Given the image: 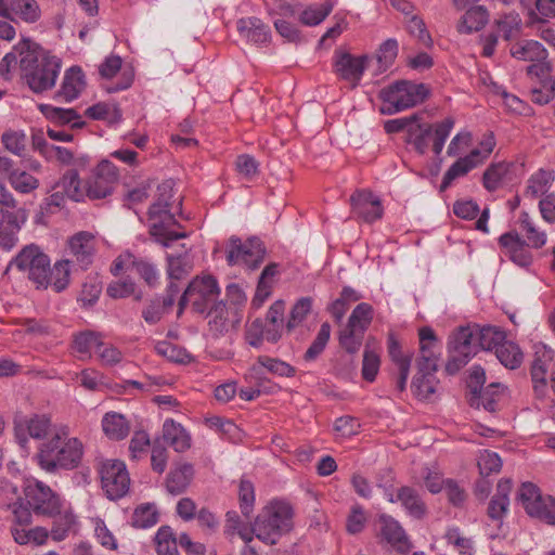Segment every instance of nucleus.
<instances>
[{
	"instance_id": "34",
	"label": "nucleus",
	"mask_w": 555,
	"mask_h": 555,
	"mask_svg": "<svg viewBox=\"0 0 555 555\" xmlns=\"http://www.w3.org/2000/svg\"><path fill=\"white\" fill-rule=\"evenodd\" d=\"M488 21V10L483 5H473L462 16L457 30L463 34L478 31L483 28Z\"/></svg>"
},
{
	"instance_id": "39",
	"label": "nucleus",
	"mask_w": 555,
	"mask_h": 555,
	"mask_svg": "<svg viewBox=\"0 0 555 555\" xmlns=\"http://www.w3.org/2000/svg\"><path fill=\"white\" fill-rule=\"evenodd\" d=\"M102 337L99 333L85 331L74 335L72 348L79 353L80 360H89L92 358V350L98 349Z\"/></svg>"
},
{
	"instance_id": "46",
	"label": "nucleus",
	"mask_w": 555,
	"mask_h": 555,
	"mask_svg": "<svg viewBox=\"0 0 555 555\" xmlns=\"http://www.w3.org/2000/svg\"><path fill=\"white\" fill-rule=\"evenodd\" d=\"M495 357L505 367L511 370L517 369L522 362V352L519 347L507 340L496 347Z\"/></svg>"
},
{
	"instance_id": "11",
	"label": "nucleus",
	"mask_w": 555,
	"mask_h": 555,
	"mask_svg": "<svg viewBox=\"0 0 555 555\" xmlns=\"http://www.w3.org/2000/svg\"><path fill=\"white\" fill-rule=\"evenodd\" d=\"M227 261L230 266H244L254 270L262 263L266 256L263 243L253 237L245 242L236 236L230 237L225 246Z\"/></svg>"
},
{
	"instance_id": "53",
	"label": "nucleus",
	"mask_w": 555,
	"mask_h": 555,
	"mask_svg": "<svg viewBox=\"0 0 555 555\" xmlns=\"http://www.w3.org/2000/svg\"><path fill=\"white\" fill-rule=\"evenodd\" d=\"M332 10L333 3L328 1L310 5L301 12L299 20L307 26H315L323 22L331 14Z\"/></svg>"
},
{
	"instance_id": "43",
	"label": "nucleus",
	"mask_w": 555,
	"mask_h": 555,
	"mask_svg": "<svg viewBox=\"0 0 555 555\" xmlns=\"http://www.w3.org/2000/svg\"><path fill=\"white\" fill-rule=\"evenodd\" d=\"M500 388L501 385L499 383H491L486 389L470 397V405L475 408L482 406L488 412H495L500 398Z\"/></svg>"
},
{
	"instance_id": "54",
	"label": "nucleus",
	"mask_w": 555,
	"mask_h": 555,
	"mask_svg": "<svg viewBox=\"0 0 555 555\" xmlns=\"http://www.w3.org/2000/svg\"><path fill=\"white\" fill-rule=\"evenodd\" d=\"M156 551L158 555H179L177 548V539L173 531L168 526L158 529L155 535Z\"/></svg>"
},
{
	"instance_id": "47",
	"label": "nucleus",
	"mask_w": 555,
	"mask_h": 555,
	"mask_svg": "<svg viewBox=\"0 0 555 555\" xmlns=\"http://www.w3.org/2000/svg\"><path fill=\"white\" fill-rule=\"evenodd\" d=\"M42 112L48 118L62 125L73 122L72 127L76 129H80L86 125L74 108H61L46 105L42 106Z\"/></svg>"
},
{
	"instance_id": "1",
	"label": "nucleus",
	"mask_w": 555,
	"mask_h": 555,
	"mask_svg": "<svg viewBox=\"0 0 555 555\" xmlns=\"http://www.w3.org/2000/svg\"><path fill=\"white\" fill-rule=\"evenodd\" d=\"M83 453L81 440L70 436L67 426H59L39 444L35 461L42 470L54 474L77 468L81 464Z\"/></svg>"
},
{
	"instance_id": "61",
	"label": "nucleus",
	"mask_w": 555,
	"mask_h": 555,
	"mask_svg": "<svg viewBox=\"0 0 555 555\" xmlns=\"http://www.w3.org/2000/svg\"><path fill=\"white\" fill-rule=\"evenodd\" d=\"M373 320V308L366 302H361L352 310L347 324L366 332Z\"/></svg>"
},
{
	"instance_id": "44",
	"label": "nucleus",
	"mask_w": 555,
	"mask_h": 555,
	"mask_svg": "<svg viewBox=\"0 0 555 555\" xmlns=\"http://www.w3.org/2000/svg\"><path fill=\"white\" fill-rule=\"evenodd\" d=\"M106 293L111 298L121 299L133 296L135 301H141L143 293L138 289L135 283L130 279L114 281L108 284Z\"/></svg>"
},
{
	"instance_id": "17",
	"label": "nucleus",
	"mask_w": 555,
	"mask_h": 555,
	"mask_svg": "<svg viewBox=\"0 0 555 555\" xmlns=\"http://www.w3.org/2000/svg\"><path fill=\"white\" fill-rule=\"evenodd\" d=\"M51 418L46 414L14 418V433L18 444L25 448L29 438L44 441L51 430Z\"/></svg>"
},
{
	"instance_id": "31",
	"label": "nucleus",
	"mask_w": 555,
	"mask_h": 555,
	"mask_svg": "<svg viewBox=\"0 0 555 555\" xmlns=\"http://www.w3.org/2000/svg\"><path fill=\"white\" fill-rule=\"evenodd\" d=\"M41 16V10L36 0H11L8 3L7 20L14 21L18 17L25 23H36Z\"/></svg>"
},
{
	"instance_id": "55",
	"label": "nucleus",
	"mask_w": 555,
	"mask_h": 555,
	"mask_svg": "<svg viewBox=\"0 0 555 555\" xmlns=\"http://www.w3.org/2000/svg\"><path fill=\"white\" fill-rule=\"evenodd\" d=\"M158 521V514L154 504L138 506L131 517V524L135 528H150Z\"/></svg>"
},
{
	"instance_id": "37",
	"label": "nucleus",
	"mask_w": 555,
	"mask_h": 555,
	"mask_svg": "<svg viewBox=\"0 0 555 555\" xmlns=\"http://www.w3.org/2000/svg\"><path fill=\"white\" fill-rule=\"evenodd\" d=\"M102 428L104 434L112 440H122L130 431V425L124 415L116 412H108L103 416Z\"/></svg>"
},
{
	"instance_id": "22",
	"label": "nucleus",
	"mask_w": 555,
	"mask_h": 555,
	"mask_svg": "<svg viewBox=\"0 0 555 555\" xmlns=\"http://www.w3.org/2000/svg\"><path fill=\"white\" fill-rule=\"evenodd\" d=\"M501 254L519 267H528L532 262V255L527 243L517 232H506L499 238Z\"/></svg>"
},
{
	"instance_id": "12",
	"label": "nucleus",
	"mask_w": 555,
	"mask_h": 555,
	"mask_svg": "<svg viewBox=\"0 0 555 555\" xmlns=\"http://www.w3.org/2000/svg\"><path fill=\"white\" fill-rule=\"evenodd\" d=\"M474 331L469 326H461L449 338V359L446 370L455 374L477 353V346L473 343Z\"/></svg>"
},
{
	"instance_id": "23",
	"label": "nucleus",
	"mask_w": 555,
	"mask_h": 555,
	"mask_svg": "<svg viewBox=\"0 0 555 555\" xmlns=\"http://www.w3.org/2000/svg\"><path fill=\"white\" fill-rule=\"evenodd\" d=\"M26 221L25 212L0 210V248L11 250L18 242V233Z\"/></svg>"
},
{
	"instance_id": "9",
	"label": "nucleus",
	"mask_w": 555,
	"mask_h": 555,
	"mask_svg": "<svg viewBox=\"0 0 555 555\" xmlns=\"http://www.w3.org/2000/svg\"><path fill=\"white\" fill-rule=\"evenodd\" d=\"M517 501L530 517L555 525V499L542 495L532 482H524L517 491Z\"/></svg>"
},
{
	"instance_id": "10",
	"label": "nucleus",
	"mask_w": 555,
	"mask_h": 555,
	"mask_svg": "<svg viewBox=\"0 0 555 555\" xmlns=\"http://www.w3.org/2000/svg\"><path fill=\"white\" fill-rule=\"evenodd\" d=\"M517 501L530 517L555 525V499L542 495L532 482H524L517 491Z\"/></svg>"
},
{
	"instance_id": "41",
	"label": "nucleus",
	"mask_w": 555,
	"mask_h": 555,
	"mask_svg": "<svg viewBox=\"0 0 555 555\" xmlns=\"http://www.w3.org/2000/svg\"><path fill=\"white\" fill-rule=\"evenodd\" d=\"M173 304V295L154 298L142 310V318L149 324H156L171 309Z\"/></svg>"
},
{
	"instance_id": "38",
	"label": "nucleus",
	"mask_w": 555,
	"mask_h": 555,
	"mask_svg": "<svg viewBox=\"0 0 555 555\" xmlns=\"http://www.w3.org/2000/svg\"><path fill=\"white\" fill-rule=\"evenodd\" d=\"M478 155L477 152H470L468 155L460 157L452 164L443 176L441 190H446L453 180L467 175L472 169L476 168L479 165L476 159Z\"/></svg>"
},
{
	"instance_id": "19",
	"label": "nucleus",
	"mask_w": 555,
	"mask_h": 555,
	"mask_svg": "<svg viewBox=\"0 0 555 555\" xmlns=\"http://www.w3.org/2000/svg\"><path fill=\"white\" fill-rule=\"evenodd\" d=\"M378 537L400 554H408L413 545L405 530L389 515L378 517Z\"/></svg>"
},
{
	"instance_id": "15",
	"label": "nucleus",
	"mask_w": 555,
	"mask_h": 555,
	"mask_svg": "<svg viewBox=\"0 0 555 555\" xmlns=\"http://www.w3.org/2000/svg\"><path fill=\"white\" fill-rule=\"evenodd\" d=\"M118 179V169L112 162L107 159L100 162L85 182L86 196L90 199H102L109 196Z\"/></svg>"
},
{
	"instance_id": "8",
	"label": "nucleus",
	"mask_w": 555,
	"mask_h": 555,
	"mask_svg": "<svg viewBox=\"0 0 555 555\" xmlns=\"http://www.w3.org/2000/svg\"><path fill=\"white\" fill-rule=\"evenodd\" d=\"M220 294L217 280L211 275L197 276L192 280L179 301V313L186 304L197 313H204L214 306Z\"/></svg>"
},
{
	"instance_id": "2",
	"label": "nucleus",
	"mask_w": 555,
	"mask_h": 555,
	"mask_svg": "<svg viewBox=\"0 0 555 555\" xmlns=\"http://www.w3.org/2000/svg\"><path fill=\"white\" fill-rule=\"evenodd\" d=\"M16 50L20 51L21 75L28 87L35 93L52 89L61 69V60L29 38H23Z\"/></svg>"
},
{
	"instance_id": "27",
	"label": "nucleus",
	"mask_w": 555,
	"mask_h": 555,
	"mask_svg": "<svg viewBox=\"0 0 555 555\" xmlns=\"http://www.w3.org/2000/svg\"><path fill=\"white\" fill-rule=\"evenodd\" d=\"M388 352L391 361L397 366L399 376L397 379V388L403 391L406 387V380L410 374L412 353L403 351L398 341L390 338L388 341Z\"/></svg>"
},
{
	"instance_id": "51",
	"label": "nucleus",
	"mask_w": 555,
	"mask_h": 555,
	"mask_svg": "<svg viewBox=\"0 0 555 555\" xmlns=\"http://www.w3.org/2000/svg\"><path fill=\"white\" fill-rule=\"evenodd\" d=\"M519 224L521 231L525 233L528 246L540 248L545 244L546 235L544 232L539 231L527 212H521L519 217Z\"/></svg>"
},
{
	"instance_id": "14",
	"label": "nucleus",
	"mask_w": 555,
	"mask_h": 555,
	"mask_svg": "<svg viewBox=\"0 0 555 555\" xmlns=\"http://www.w3.org/2000/svg\"><path fill=\"white\" fill-rule=\"evenodd\" d=\"M102 489L111 500L126 495L130 487V477L126 464L119 460H105L99 467Z\"/></svg>"
},
{
	"instance_id": "16",
	"label": "nucleus",
	"mask_w": 555,
	"mask_h": 555,
	"mask_svg": "<svg viewBox=\"0 0 555 555\" xmlns=\"http://www.w3.org/2000/svg\"><path fill=\"white\" fill-rule=\"evenodd\" d=\"M372 60L369 55L354 56L339 49L334 52L333 70L339 79L347 81L351 88H356Z\"/></svg>"
},
{
	"instance_id": "29",
	"label": "nucleus",
	"mask_w": 555,
	"mask_h": 555,
	"mask_svg": "<svg viewBox=\"0 0 555 555\" xmlns=\"http://www.w3.org/2000/svg\"><path fill=\"white\" fill-rule=\"evenodd\" d=\"M194 476L193 465L190 463L178 464L167 476V491L173 495L183 493L190 486Z\"/></svg>"
},
{
	"instance_id": "52",
	"label": "nucleus",
	"mask_w": 555,
	"mask_h": 555,
	"mask_svg": "<svg viewBox=\"0 0 555 555\" xmlns=\"http://www.w3.org/2000/svg\"><path fill=\"white\" fill-rule=\"evenodd\" d=\"M437 384L435 373L417 372L412 382V389L418 398L427 399L436 392Z\"/></svg>"
},
{
	"instance_id": "57",
	"label": "nucleus",
	"mask_w": 555,
	"mask_h": 555,
	"mask_svg": "<svg viewBox=\"0 0 555 555\" xmlns=\"http://www.w3.org/2000/svg\"><path fill=\"white\" fill-rule=\"evenodd\" d=\"M553 180L554 177L552 172L541 169L529 179L526 193L530 194L532 197L544 195Z\"/></svg>"
},
{
	"instance_id": "40",
	"label": "nucleus",
	"mask_w": 555,
	"mask_h": 555,
	"mask_svg": "<svg viewBox=\"0 0 555 555\" xmlns=\"http://www.w3.org/2000/svg\"><path fill=\"white\" fill-rule=\"evenodd\" d=\"M54 189H61L68 198L80 202L86 197V186L82 184L77 170H67Z\"/></svg>"
},
{
	"instance_id": "45",
	"label": "nucleus",
	"mask_w": 555,
	"mask_h": 555,
	"mask_svg": "<svg viewBox=\"0 0 555 555\" xmlns=\"http://www.w3.org/2000/svg\"><path fill=\"white\" fill-rule=\"evenodd\" d=\"M359 299H361V295L357 291L349 286H345L340 292V296L330 306L328 311L333 318L339 322L344 318L350 305Z\"/></svg>"
},
{
	"instance_id": "35",
	"label": "nucleus",
	"mask_w": 555,
	"mask_h": 555,
	"mask_svg": "<svg viewBox=\"0 0 555 555\" xmlns=\"http://www.w3.org/2000/svg\"><path fill=\"white\" fill-rule=\"evenodd\" d=\"M261 369L281 377H293L296 374V369L294 366L285 361L278 358H271L269 356H259L256 363L250 367V371L255 374H260Z\"/></svg>"
},
{
	"instance_id": "33",
	"label": "nucleus",
	"mask_w": 555,
	"mask_h": 555,
	"mask_svg": "<svg viewBox=\"0 0 555 555\" xmlns=\"http://www.w3.org/2000/svg\"><path fill=\"white\" fill-rule=\"evenodd\" d=\"M238 33L255 43H266L270 38V29L257 17L242 18L237 22Z\"/></svg>"
},
{
	"instance_id": "32",
	"label": "nucleus",
	"mask_w": 555,
	"mask_h": 555,
	"mask_svg": "<svg viewBox=\"0 0 555 555\" xmlns=\"http://www.w3.org/2000/svg\"><path fill=\"white\" fill-rule=\"evenodd\" d=\"M163 438L177 452H184L191 447L189 433L173 420H166L163 425Z\"/></svg>"
},
{
	"instance_id": "59",
	"label": "nucleus",
	"mask_w": 555,
	"mask_h": 555,
	"mask_svg": "<svg viewBox=\"0 0 555 555\" xmlns=\"http://www.w3.org/2000/svg\"><path fill=\"white\" fill-rule=\"evenodd\" d=\"M8 180L11 186L22 194H28L39 186L38 179L27 171L15 170Z\"/></svg>"
},
{
	"instance_id": "48",
	"label": "nucleus",
	"mask_w": 555,
	"mask_h": 555,
	"mask_svg": "<svg viewBox=\"0 0 555 555\" xmlns=\"http://www.w3.org/2000/svg\"><path fill=\"white\" fill-rule=\"evenodd\" d=\"M11 533L14 541L21 545L33 542L37 545H42L49 538V531L44 527H35L33 529L12 527Z\"/></svg>"
},
{
	"instance_id": "50",
	"label": "nucleus",
	"mask_w": 555,
	"mask_h": 555,
	"mask_svg": "<svg viewBox=\"0 0 555 555\" xmlns=\"http://www.w3.org/2000/svg\"><path fill=\"white\" fill-rule=\"evenodd\" d=\"M477 339L481 349L496 350L505 341V332L496 326H483L477 331Z\"/></svg>"
},
{
	"instance_id": "4",
	"label": "nucleus",
	"mask_w": 555,
	"mask_h": 555,
	"mask_svg": "<svg viewBox=\"0 0 555 555\" xmlns=\"http://www.w3.org/2000/svg\"><path fill=\"white\" fill-rule=\"evenodd\" d=\"M293 508L284 501H273L257 516L253 531L262 542L273 545L292 528Z\"/></svg>"
},
{
	"instance_id": "28",
	"label": "nucleus",
	"mask_w": 555,
	"mask_h": 555,
	"mask_svg": "<svg viewBox=\"0 0 555 555\" xmlns=\"http://www.w3.org/2000/svg\"><path fill=\"white\" fill-rule=\"evenodd\" d=\"M86 88L85 75L80 67L73 66L65 72L57 96L70 102L79 96Z\"/></svg>"
},
{
	"instance_id": "6",
	"label": "nucleus",
	"mask_w": 555,
	"mask_h": 555,
	"mask_svg": "<svg viewBox=\"0 0 555 555\" xmlns=\"http://www.w3.org/2000/svg\"><path fill=\"white\" fill-rule=\"evenodd\" d=\"M427 95L428 89L424 83L397 81L380 90L379 98L384 103L382 112L389 115L396 114L422 103Z\"/></svg>"
},
{
	"instance_id": "56",
	"label": "nucleus",
	"mask_w": 555,
	"mask_h": 555,
	"mask_svg": "<svg viewBox=\"0 0 555 555\" xmlns=\"http://www.w3.org/2000/svg\"><path fill=\"white\" fill-rule=\"evenodd\" d=\"M53 518V526L51 529V537L54 541H63L72 530L75 524V516L72 513L65 512L51 516Z\"/></svg>"
},
{
	"instance_id": "20",
	"label": "nucleus",
	"mask_w": 555,
	"mask_h": 555,
	"mask_svg": "<svg viewBox=\"0 0 555 555\" xmlns=\"http://www.w3.org/2000/svg\"><path fill=\"white\" fill-rule=\"evenodd\" d=\"M353 218L372 223L383 216L379 198L369 190H357L349 199Z\"/></svg>"
},
{
	"instance_id": "64",
	"label": "nucleus",
	"mask_w": 555,
	"mask_h": 555,
	"mask_svg": "<svg viewBox=\"0 0 555 555\" xmlns=\"http://www.w3.org/2000/svg\"><path fill=\"white\" fill-rule=\"evenodd\" d=\"M131 271H134L151 287H154L158 283V271L156 267L146 259L137 258L134 256Z\"/></svg>"
},
{
	"instance_id": "18",
	"label": "nucleus",
	"mask_w": 555,
	"mask_h": 555,
	"mask_svg": "<svg viewBox=\"0 0 555 555\" xmlns=\"http://www.w3.org/2000/svg\"><path fill=\"white\" fill-rule=\"evenodd\" d=\"M171 206L164 203L154 202L149 209L150 220L153 221L151 225V234L156 237V241L164 246H169L171 242L186 237L185 232H176L165 228L166 223L173 220L170 212Z\"/></svg>"
},
{
	"instance_id": "24",
	"label": "nucleus",
	"mask_w": 555,
	"mask_h": 555,
	"mask_svg": "<svg viewBox=\"0 0 555 555\" xmlns=\"http://www.w3.org/2000/svg\"><path fill=\"white\" fill-rule=\"evenodd\" d=\"M386 495L389 502L401 503L406 513L414 518L421 519L426 514L425 503L418 492L411 487L403 486L399 488L396 493L387 492Z\"/></svg>"
},
{
	"instance_id": "36",
	"label": "nucleus",
	"mask_w": 555,
	"mask_h": 555,
	"mask_svg": "<svg viewBox=\"0 0 555 555\" xmlns=\"http://www.w3.org/2000/svg\"><path fill=\"white\" fill-rule=\"evenodd\" d=\"M512 490V482L508 479L500 480L496 487V493L491 499L488 506V515L494 520L501 519L507 512L509 504L508 495Z\"/></svg>"
},
{
	"instance_id": "5",
	"label": "nucleus",
	"mask_w": 555,
	"mask_h": 555,
	"mask_svg": "<svg viewBox=\"0 0 555 555\" xmlns=\"http://www.w3.org/2000/svg\"><path fill=\"white\" fill-rule=\"evenodd\" d=\"M49 256L37 244L24 246L9 262L7 271L15 269L37 289L48 288Z\"/></svg>"
},
{
	"instance_id": "30",
	"label": "nucleus",
	"mask_w": 555,
	"mask_h": 555,
	"mask_svg": "<svg viewBox=\"0 0 555 555\" xmlns=\"http://www.w3.org/2000/svg\"><path fill=\"white\" fill-rule=\"evenodd\" d=\"M511 55L519 61L540 62L546 61L547 52L544 47L535 40H520L512 44Z\"/></svg>"
},
{
	"instance_id": "60",
	"label": "nucleus",
	"mask_w": 555,
	"mask_h": 555,
	"mask_svg": "<svg viewBox=\"0 0 555 555\" xmlns=\"http://www.w3.org/2000/svg\"><path fill=\"white\" fill-rule=\"evenodd\" d=\"M331 336V325L327 322L321 324L317 337L307 349L304 358L307 361L315 360L324 350Z\"/></svg>"
},
{
	"instance_id": "62",
	"label": "nucleus",
	"mask_w": 555,
	"mask_h": 555,
	"mask_svg": "<svg viewBox=\"0 0 555 555\" xmlns=\"http://www.w3.org/2000/svg\"><path fill=\"white\" fill-rule=\"evenodd\" d=\"M312 309V298L311 297H302L296 301L293 306L289 319L286 323V328L288 332L297 327L310 313Z\"/></svg>"
},
{
	"instance_id": "25",
	"label": "nucleus",
	"mask_w": 555,
	"mask_h": 555,
	"mask_svg": "<svg viewBox=\"0 0 555 555\" xmlns=\"http://www.w3.org/2000/svg\"><path fill=\"white\" fill-rule=\"evenodd\" d=\"M517 166L513 163L499 162L491 164L483 172V186L493 192L516 178Z\"/></svg>"
},
{
	"instance_id": "58",
	"label": "nucleus",
	"mask_w": 555,
	"mask_h": 555,
	"mask_svg": "<svg viewBox=\"0 0 555 555\" xmlns=\"http://www.w3.org/2000/svg\"><path fill=\"white\" fill-rule=\"evenodd\" d=\"M156 351L158 354L176 363L186 364L192 360V356L186 349L168 341L158 343L156 345Z\"/></svg>"
},
{
	"instance_id": "21",
	"label": "nucleus",
	"mask_w": 555,
	"mask_h": 555,
	"mask_svg": "<svg viewBox=\"0 0 555 555\" xmlns=\"http://www.w3.org/2000/svg\"><path fill=\"white\" fill-rule=\"evenodd\" d=\"M67 248L73 261L87 269L96 254V238L91 232L80 231L68 238Z\"/></svg>"
},
{
	"instance_id": "26",
	"label": "nucleus",
	"mask_w": 555,
	"mask_h": 555,
	"mask_svg": "<svg viewBox=\"0 0 555 555\" xmlns=\"http://www.w3.org/2000/svg\"><path fill=\"white\" fill-rule=\"evenodd\" d=\"M208 309L209 331L215 336L223 335L231 326L240 322L236 311L230 312L222 301L215 304Z\"/></svg>"
},
{
	"instance_id": "3",
	"label": "nucleus",
	"mask_w": 555,
	"mask_h": 555,
	"mask_svg": "<svg viewBox=\"0 0 555 555\" xmlns=\"http://www.w3.org/2000/svg\"><path fill=\"white\" fill-rule=\"evenodd\" d=\"M454 119L447 117L436 124L421 122V116L413 114L409 117L391 119L385 122L387 133L406 131V142L420 154L424 155L428 150V140H433V152L440 155L446 140L454 127Z\"/></svg>"
},
{
	"instance_id": "49",
	"label": "nucleus",
	"mask_w": 555,
	"mask_h": 555,
	"mask_svg": "<svg viewBox=\"0 0 555 555\" xmlns=\"http://www.w3.org/2000/svg\"><path fill=\"white\" fill-rule=\"evenodd\" d=\"M365 332L349 324L339 332V345L348 353H357L363 343Z\"/></svg>"
},
{
	"instance_id": "42",
	"label": "nucleus",
	"mask_w": 555,
	"mask_h": 555,
	"mask_svg": "<svg viewBox=\"0 0 555 555\" xmlns=\"http://www.w3.org/2000/svg\"><path fill=\"white\" fill-rule=\"evenodd\" d=\"M70 261L68 259H62L51 267V260L49 261L48 272V287L52 286L57 293L64 291L69 285L70 280Z\"/></svg>"
},
{
	"instance_id": "63",
	"label": "nucleus",
	"mask_w": 555,
	"mask_h": 555,
	"mask_svg": "<svg viewBox=\"0 0 555 555\" xmlns=\"http://www.w3.org/2000/svg\"><path fill=\"white\" fill-rule=\"evenodd\" d=\"M1 142L7 151L16 156H23L26 150V135L23 131L8 130L3 132Z\"/></svg>"
},
{
	"instance_id": "7",
	"label": "nucleus",
	"mask_w": 555,
	"mask_h": 555,
	"mask_svg": "<svg viewBox=\"0 0 555 555\" xmlns=\"http://www.w3.org/2000/svg\"><path fill=\"white\" fill-rule=\"evenodd\" d=\"M530 376L537 399H546L550 388L555 395V362L552 349L545 346L535 347Z\"/></svg>"
},
{
	"instance_id": "13",
	"label": "nucleus",
	"mask_w": 555,
	"mask_h": 555,
	"mask_svg": "<svg viewBox=\"0 0 555 555\" xmlns=\"http://www.w3.org/2000/svg\"><path fill=\"white\" fill-rule=\"evenodd\" d=\"M24 496L36 515L55 516L62 502L49 486L36 479H27L24 485Z\"/></svg>"
}]
</instances>
